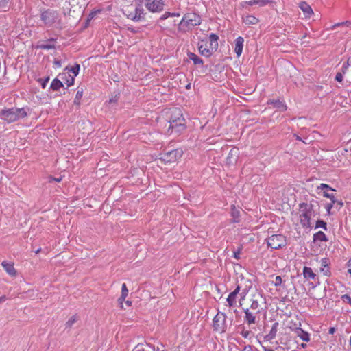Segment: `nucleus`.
<instances>
[{
	"mask_svg": "<svg viewBox=\"0 0 351 351\" xmlns=\"http://www.w3.org/2000/svg\"><path fill=\"white\" fill-rule=\"evenodd\" d=\"M27 116L24 108H3L0 111V119L7 123H11Z\"/></svg>",
	"mask_w": 351,
	"mask_h": 351,
	"instance_id": "1",
	"label": "nucleus"
},
{
	"mask_svg": "<svg viewBox=\"0 0 351 351\" xmlns=\"http://www.w3.org/2000/svg\"><path fill=\"white\" fill-rule=\"evenodd\" d=\"M300 222L304 228L311 227V218L318 214L317 211L312 209L307 205V202H302L299 204Z\"/></svg>",
	"mask_w": 351,
	"mask_h": 351,
	"instance_id": "2",
	"label": "nucleus"
},
{
	"mask_svg": "<svg viewBox=\"0 0 351 351\" xmlns=\"http://www.w3.org/2000/svg\"><path fill=\"white\" fill-rule=\"evenodd\" d=\"M200 23L201 17L199 15L194 12L186 13L179 24V29L186 32L200 25Z\"/></svg>",
	"mask_w": 351,
	"mask_h": 351,
	"instance_id": "3",
	"label": "nucleus"
},
{
	"mask_svg": "<svg viewBox=\"0 0 351 351\" xmlns=\"http://www.w3.org/2000/svg\"><path fill=\"white\" fill-rule=\"evenodd\" d=\"M124 14L126 16L134 21H139L144 19V9L142 5L136 6L130 5L124 10Z\"/></svg>",
	"mask_w": 351,
	"mask_h": 351,
	"instance_id": "4",
	"label": "nucleus"
},
{
	"mask_svg": "<svg viewBox=\"0 0 351 351\" xmlns=\"http://www.w3.org/2000/svg\"><path fill=\"white\" fill-rule=\"evenodd\" d=\"M227 316L224 313L218 312L213 319V330L220 334L224 333L227 329Z\"/></svg>",
	"mask_w": 351,
	"mask_h": 351,
	"instance_id": "5",
	"label": "nucleus"
},
{
	"mask_svg": "<svg viewBox=\"0 0 351 351\" xmlns=\"http://www.w3.org/2000/svg\"><path fill=\"white\" fill-rule=\"evenodd\" d=\"M183 152L180 149L165 151L163 153L160 154V160L165 163H171L180 158Z\"/></svg>",
	"mask_w": 351,
	"mask_h": 351,
	"instance_id": "6",
	"label": "nucleus"
},
{
	"mask_svg": "<svg viewBox=\"0 0 351 351\" xmlns=\"http://www.w3.org/2000/svg\"><path fill=\"white\" fill-rule=\"evenodd\" d=\"M269 247L274 250L282 248L287 245L285 237L282 234H273L267 239Z\"/></svg>",
	"mask_w": 351,
	"mask_h": 351,
	"instance_id": "7",
	"label": "nucleus"
},
{
	"mask_svg": "<svg viewBox=\"0 0 351 351\" xmlns=\"http://www.w3.org/2000/svg\"><path fill=\"white\" fill-rule=\"evenodd\" d=\"M40 17L43 23L48 26L60 22L59 14L57 12L51 10H47L42 12Z\"/></svg>",
	"mask_w": 351,
	"mask_h": 351,
	"instance_id": "8",
	"label": "nucleus"
},
{
	"mask_svg": "<svg viewBox=\"0 0 351 351\" xmlns=\"http://www.w3.org/2000/svg\"><path fill=\"white\" fill-rule=\"evenodd\" d=\"M186 128L185 119L182 118L178 123H172V122H171L168 128V132L171 131V133L175 132L177 134H180L186 130Z\"/></svg>",
	"mask_w": 351,
	"mask_h": 351,
	"instance_id": "9",
	"label": "nucleus"
},
{
	"mask_svg": "<svg viewBox=\"0 0 351 351\" xmlns=\"http://www.w3.org/2000/svg\"><path fill=\"white\" fill-rule=\"evenodd\" d=\"M244 310V322L248 325L255 324L257 323V315L260 313V311H257L255 313L250 311V308H245Z\"/></svg>",
	"mask_w": 351,
	"mask_h": 351,
	"instance_id": "10",
	"label": "nucleus"
},
{
	"mask_svg": "<svg viewBox=\"0 0 351 351\" xmlns=\"http://www.w3.org/2000/svg\"><path fill=\"white\" fill-rule=\"evenodd\" d=\"M218 45H199V53L208 58L211 56L217 50Z\"/></svg>",
	"mask_w": 351,
	"mask_h": 351,
	"instance_id": "11",
	"label": "nucleus"
},
{
	"mask_svg": "<svg viewBox=\"0 0 351 351\" xmlns=\"http://www.w3.org/2000/svg\"><path fill=\"white\" fill-rule=\"evenodd\" d=\"M302 274L305 280L308 281L313 280L316 285L319 284V278L311 267L304 266L303 267Z\"/></svg>",
	"mask_w": 351,
	"mask_h": 351,
	"instance_id": "12",
	"label": "nucleus"
},
{
	"mask_svg": "<svg viewBox=\"0 0 351 351\" xmlns=\"http://www.w3.org/2000/svg\"><path fill=\"white\" fill-rule=\"evenodd\" d=\"M317 189L324 190L323 195L325 197L330 199L332 203H335L337 202V198L335 197V195L333 193H329V191H333L335 190L328 184L322 183L319 186H317Z\"/></svg>",
	"mask_w": 351,
	"mask_h": 351,
	"instance_id": "13",
	"label": "nucleus"
},
{
	"mask_svg": "<svg viewBox=\"0 0 351 351\" xmlns=\"http://www.w3.org/2000/svg\"><path fill=\"white\" fill-rule=\"evenodd\" d=\"M182 118H184L182 110L180 108H174L171 110V115L169 117L168 123L169 125L171 122L172 123H178Z\"/></svg>",
	"mask_w": 351,
	"mask_h": 351,
	"instance_id": "14",
	"label": "nucleus"
},
{
	"mask_svg": "<svg viewBox=\"0 0 351 351\" xmlns=\"http://www.w3.org/2000/svg\"><path fill=\"white\" fill-rule=\"evenodd\" d=\"M320 263H321V267H320L321 272L326 276H330L331 274V272H330V269L329 267L328 259L326 258H322Z\"/></svg>",
	"mask_w": 351,
	"mask_h": 351,
	"instance_id": "15",
	"label": "nucleus"
},
{
	"mask_svg": "<svg viewBox=\"0 0 351 351\" xmlns=\"http://www.w3.org/2000/svg\"><path fill=\"white\" fill-rule=\"evenodd\" d=\"M267 103L273 105L274 108L278 109L280 112H285L287 110L285 103L280 99H269Z\"/></svg>",
	"mask_w": 351,
	"mask_h": 351,
	"instance_id": "16",
	"label": "nucleus"
},
{
	"mask_svg": "<svg viewBox=\"0 0 351 351\" xmlns=\"http://www.w3.org/2000/svg\"><path fill=\"white\" fill-rule=\"evenodd\" d=\"M188 56V62L189 60L192 61L194 64V65H203L204 61L202 58H200L197 54L188 51L187 53Z\"/></svg>",
	"mask_w": 351,
	"mask_h": 351,
	"instance_id": "17",
	"label": "nucleus"
},
{
	"mask_svg": "<svg viewBox=\"0 0 351 351\" xmlns=\"http://www.w3.org/2000/svg\"><path fill=\"white\" fill-rule=\"evenodd\" d=\"M1 265L8 274L12 276H15L16 275V271L14 269L13 264L6 261H3Z\"/></svg>",
	"mask_w": 351,
	"mask_h": 351,
	"instance_id": "18",
	"label": "nucleus"
},
{
	"mask_svg": "<svg viewBox=\"0 0 351 351\" xmlns=\"http://www.w3.org/2000/svg\"><path fill=\"white\" fill-rule=\"evenodd\" d=\"M295 332L302 341L306 342L310 341V335L307 332L303 330L301 328H296Z\"/></svg>",
	"mask_w": 351,
	"mask_h": 351,
	"instance_id": "19",
	"label": "nucleus"
},
{
	"mask_svg": "<svg viewBox=\"0 0 351 351\" xmlns=\"http://www.w3.org/2000/svg\"><path fill=\"white\" fill-rule=\"evenodd\" d=\"M278 322H275L272 325V327H271L269 332L265 337V339L267 341H271V340L274 339L276 337V333H277V331H278Z\"/></svg>",
	"mask_w": 351,
	"mask_h": 351,
	"instance_id": "20",
	"label": "nucleus"
},
{
	"mask_svg": "<svg viewBox=\"0 0 351 351\" xmlns=\"http://www.w3.org/2000/svg\"><path fill=\"white\" fill-rule=\"evenodd\" d=\"M299 7L302 10L306 16H310L313 13L311 6L305 1L301 2Z\"/></svg>",
	"mask_w": 351,
	"mask_h": 351,
	"instance_id": "21",
	"label": "nucleus"
},
{
	"mask_svg": "<svg viewBox=\"0 0 351 351\" xmlns=\"http://www.w3.org/2000/svg\"><path fill=\"white\" fill-rule=\"evenodd\" d=\"M64 87L63 83L57 77L53 80L51 83L50 88L54 91H58L60 88Z\"/></svg>",
	"mask_w": 351,
	"mask_h": 351,
	"instance_id": "22",
	"label": "nucleus"
},
{
	"mask_svg": "<svg viewBox=\"0 0 351 351\" xmlns=\"http://www.w3.org/2000/svg\"><path fill=\"white\" fill-rule=\"evenodd\" d=\"M128 295V289L127 288V286L125 283H123L121 286V295L118 299V302L119 304L122 306L123 301L125 300V298Z\"/></svg>",
	"mask_w": 351,
	"mask_h": 351,
	"instance_id": "23",
	"label": "nucleus"
},
{
	"mask_svg": "<svg viewBox=\"0 0 351 351\" xmlns=\"http://www.w3.org/2000/svg\"><path fill=\"white\" fill-rule=\"evenodd\" d=\"M231 216L233 217L234 223L239 222L240 211L234 205L231 206Z\"/></svg>",
	"mask_w": 351,
	"mask_h": 351,
	"instance_id": "24",
	"label": "nucleus"
},
{
	"mask_svg": "<svg viewBox=\"0 0 351 351\" xmlns=\"http://www.w3.org/2000/svg\"><path fill=\"white\" fill-rule=\"evenodd\" d=\"M239 156V149L234 147L230 149L229 152L228 156L227 157V160H229V162H232V158H234V160H237V158Z\"/></svg>",
	"mask_w": 351,
	"mask_h": 351,
	"instance_id": "25",
	"label": "nucleus"
},
{
	"mask_svg": "<svg viewBox=\"0 0 351 351\" xmlns=\"http://www.w3.org/2000/svg\"><path fill=\"white\" fill-rule=\"evenodd\" d=\"M64 75V73L62 74ZM65 78L62 77V79L65 81V84L67 85V87H70L74 84L75 82V78L74 77L71 76L69 73H65ZM66 89H68V88H66Z\"/></svg>",
	"mask_w": 351,
	"mask_h": 351,
	"instance_id": "26",
	"label": "nucleus"
},
{
	"mask_svg": "<svg viewBox=\"0 0 351 351\" xmlns=\"http://www.w3.org/2000/svg\"><path fill=\"white\" fill-rule=\"evenodd\" d=\"M313 241H327L328 239L322 231H319L313 234Z\"/></svg>",
	"mask_w": 351,
	"mask_h": 351,
	"instance_id": "27",
	"label": "nucleus"
},
{
	"mask_svg": "<svg viewBox=\"0 0 351 351\" xmlns=\"http://www.w3.org/2000/svg\"><path fill=\"white\" fill-rule=\"evenodd\" d=\"M83 88H77V93H76V95H75V98L74 99V104L77 106H80V100L82 97V95H83Z\"/></svg>",
	"mask_w": 351,
	"mask_h": 351,
	"instance_id": "28",
	"label": "nucleus"
},
{
	"mask_svg": "<svg viewBox=\"0 0 351 351\" xmlns=\"http://www.w3.org/2000/svg\"><path fill=\"white\" fill-rule=\"evenodd\" d=\"M269 2V0H250L247 1V3L250 5L258 4L259 5L263 6L268 4Z\"/></svg>",
	"mask_w": 351,
	"mask_h": 351,
	"instance_id": "29",
	"label": "nucleus"
},
{
	"mask_svg": "<svg viewBox=\"0 0 351 351\" xmlns=\"http://www.w3.org/2000/svg\"><path fill=\"white\" fill-rule=\"evenodd\" d=\"M307 205L308 206H309L310 208H311L312 209L315 210L318 213L319 210V204L318 201L312 199L309 202H307Z\"/></svg>",
	"mask_w": 351,
	"mask_h": 351,
	"instance_id": "30",
	"label": "nucleus"
},
{
	"mask_svg": "<svg viewBox=\"0 0 351 351\" xmlns=\"http://www.w3.org/2000/svg\"><path fill=\"white\" fill-rule=\"evenodd\" d=\"M237 295L234 293H230L227 298V302L230 307L233 306L236 304Z\"/></svg>",
	"mask_w": 351,
	"mask_h": 351,
	"instance_id": "31",
	"label": "nucleus"
},
{
	"mask_svg": "<svg viewBox=\"0 0 351 351\" xmlns=\"http://www.w3.org/2000/svg\"><path fill=\"white\" fill-rule=\"evenodd\" d=\"M77 322L76 315H73L65 324V329H71L73 324Z\"/></svg>",
	"mask_w": 351,
	"mask_h": 351,
	"instance_id": "32",
	"label": "nucleus"
},
{
	"mask_svg": "<svg viewBox=\"0 0 351 351\" xmlns=\"http://www.w3.org/2000/svg\"><path fill=\"white\" fill-rule=\"evenodd\" d=\"M258 19L256 17L252 16V15L247 16L244 19V22L246 24H256L258 23Z\"/></svg>",
	"mask_w": 351,
	"mask_h": 351,
	"instance_id": "33",
	"label": "nucleus"
},
{
	"mask_svg": "<svg viewBox=\"0 0 351 351\" xmlns=\"http://www.w3.org/2000/svg\"><path fill=\"white\" fill-rule=\"evenodd\" d=\"M255 297H254L252 299V303H251V305H250V309L252 310V311H259L258 310V308L260 307V304H259V302H258V300L256 299V298H254Z\"/></svg>",
	"mask_w": 351,
	"mask_h": 351,
	"instance_id": "34",
	"label": "nucleus"
},
{
	"mask_svg": "<svg viewBox=\"0 0 351 351\" xmlns=\"http://www.w3.org/2000/svg\"><path fill=\"white\" fill-rule=\"evenodd\" d=\"M242 328L243 329L241 331V335L242 337L245 339H250L253 336L252 332L250 330H245L244 326Z\"/></svg>",
	"mask_w": 351,
	"mask_h": 351,
	"instance_id": "35",
	"label": "nucleus"
},
{
	"mask_svg": "<svg viewBox=\"0 0 351 351\" xmlns=\"http://www.w3.org/2000/svg\"><path fill=\"white\" fill-rule=\"evenodd\" d=\"M350 25H351V22L348 21H346L345 22L335 23L333 25H332L329 29H335L337 27H343V26L348 27Z\"/></svg>",
	"mask_w": 351,
	"mask_h": 351,
	"instance_id": "36",
	"label": "nucleus"
},
{
	"mask_svg": "<svg viewBox=\"0 0 351 351\" xmlns=\"http://www.w3.org/2000/svg\"><path fill=\"white\" fill-rule=\"evenodd\" d=\"M49 76H47L45 78H38L37 80V82H39L41 85V87L42 88H45L46 86H47V84L48 83V82L49 81Z\"/></svg>",
	"mask_w": 351,
	"mask_h": 351,
	"instance_id": "37",
	"label": "nucleus"
},
{
	"mask_svg": "<svg viewBox=\"0 0 351 351\" xmlns=\"http://www.w3.org/2000/svg\"><path fill=\"white\" fill-rule=\"evenodd\" d=\"M323 228L324 230H327L326 222H325L324 221L321 220V219L317 220L316 221L315 228Z\"/></svg>",
	"mask_w": 351,
	"mask_h": 351,
	"instance_id": "38",
	"label": "nucleus"
},
{
	"mask_svg": "<svg viewBox=\"0 0 351 351\" xmlns=\"http://www.w3.org/2000/svg\"><path fill=\"white\" fill-rule=\"evenodd\" d=\"M80 70V64H75L73 66L71 67L69 71H71L74 75V76H77L79 74Z\"/></svg>",
	"mask_w": 351,
	"mask_h": 351,
	"instance_id": "39",
	"label": "nucleus"
},
{
	"mask_svg": "<svg viewBox=\"0 0 351 351\" xmlns=\"http://www.w3.org/2000/svg\"><path fill=\"white\" fill-rule=\"evenodd\" d=\"M218 39L219 36L217 34L212 33L209 35L207 41L210 42V44H212L213 43H217Z\"/></svg>",
	"mask_w": 351,
	"mask_h": 351,
	"instance_id": "40",
	"label": "nucleus"
},
{
	"mask_svg": "<svg viewBox=\"0 0 351 351\" xmlns=\"http://www.w3.org/2000/svg\"><path fill=\"white\" fill-rule=\"evenodd\" d=\"M243 47V45H235L234 51L238 57H239L242 53Z\"/></svg>",
	"mask_w": 351,
	"mask_h": 351,
	"instance_id": "41",
	"label": "nucleus"
},
{
	"mask_svg": "<svg viewBox=\"0 0 351 351\" xmlns=\"http://www.w3.org/2000/svg\"><path fill=\"white\" fill-rule=\"evenodd\" d=\"M282 280L280 276H276L275 278V281L274 282V285L275 287H278L282 285Z\"/></svg>",
	"mask_w": 351,
	"mask_h": 351,
	"instance_id": "42",
	"label": "nucleus"
},
{
	"mask_svg": "<svg viewBox=\"0 0 351 351\" xmlns=\"http://www.w3.org/2000/svg\"><path fill=\"white\" fill-rule=\"evenodd\" d=\"M351 64V58H349L346 62L343 64L342 66V71L345 73L346 70L348 69L349 65Z\"/></svg>",
	"mask_w": 351,
	"mask_h": 351,
	"instance_id": "43",
	"label": "nucleus"
},
{
	"mask_svg": "<svg viewBox=\"0 0 351 351\" xmlns=\"http://www.w3.org/2000/svg\"><path fill=\"white\" fill-rule=\"evenodd\" d=\"M341 298L343 302H347L349 304H351V298L348 294H344L341 295Z\"/></svg>",
	"mask_w": 351,
	"mask_h": 351,
	"instance_id": "44",
	"label": "nucleus"
},
{
	"mask_svg": "<svg viewBox=\"0 0 351 351\" xmlns=\"http://www.w3.org/2000/svg\"><path fill=\"white\" fill-rule=\"evenodd\" d=\"M335 203H332V202H331V203L330 204H327L325 206V208L327 211V215H330L331 214V209L333 207V205L335 204Z\"/></svg>",
	"mask_w": 351,
	"mask_h": 351,
	"instance_id": "45",
	"label": "nucleus"
},
{
	"mask_svg": "<svg viewBox=\"0 0 351 351\" xmlns=\"http://www.w3.org/2000/svg\"><path fill=\"white\" fill-rule=\"evenodd\" d=\"M242 247H239V249L237 251L234 252L233 257L236 258L237 260L240 259V254L241 251Z\"/></svg>",
	"mask_w": 351,
	"mask_h": 351,
	"instance_id": "46",
	"label": "nucleus"
},
{
	"mask_svg": "<svg viewBox=\"0 0 351 351\" xmlns=\"http://www.w3.org/2000/svg\"><path fill=\"white\" fill-rule=\"evenodd\" d=\"M335 80L339 82H341L343 80V75L341 72L337 73L335 76Z\"/></svg>",
	"mask_w": 351,
	"mask_h": 351,
	"instance_id": "47",
	"label": "nucleus"
},
{
	"mask_svg": "<svg viewBox=\"0 0 351 351\" xmlns=\"http://www.w3.org/2000/svg\"><path fill=\"white\" fill-rule=\"evenodd\" d=\"M43 48V49H52L55 48V45H36V48Z\"/></svg>",
	"mask_w": 351,
	"mask_h": 351,
	"instance_id": "48",
	"label": "nucleus"
},
{
	"mask_svg": "<svg viewBox=\"0 0 351 351\" xmlns=\"http://www.w3.org/2000/svg\"><path fill=\"white\" fill-rule=\"evenodd\" d=\"M242 351H253V346L250 345L245 346Z\"/></svg>",
	"mask_w": 351,
	"mask_h": 351,
	"instance_id": "49",
	"label": "nucleus"
},
{
	"mask_svg": "<svg viewBox=\"0 0 351 351\" xmlns=\"http://www.w3.org/2000/svg\"><path fill=\"white\" fill-rule=\"evenodd\" d=\"M244 39L243 38L239 36L235 40V44H243Z\"/></svg>",
	"mask_w": 351,
	"mask_h": 351,
	"instance_id": "50",
	"label": "nucleus"
},
{
	"mask_svg": "<svg viewBox=\"0 0 351 351\" xmlns=\"http://www.w3.org/2000/svg\"><path fill=\"white\" fill-rule=\"evenodd\" d=\"M347 265L348 267V272L351 275V258L349 259Z\"/></svg>",
	"mask_w": 351,
	"mask_h": 351,
	"instance_id": "51",
	"label": "nucleus"
},
{
	"mask_svg": "<svg viewBox=\"0 0 351 351\" xmlns=\"http://www.w3.org/2000/svg\"><path fill=\"white\" fill-rule=\"evenodd\" d=\"M337 330V328L335 327H330L328 330V333L329 334H334Z\"/></svg>",
	"mask_w": 351,
	"mask_h": 351,
	"instance_id": "52",
	"label": "nucleus"
},
{
	"mask_svg": "<svg viewBox=\"0 0 351 351\" xmlns=\"http://www.w3.org/2000/svg\"><path fill=\"white\" fill-rule=\"evenodd\" d=\"M54 64L58 67H60L62 66L61 61L58 60H55L53 62Z\"/></svg>",
	"mask_w": 351,
	"mask_h": 351,
	"instance_id": "53",
	"label": "nucleus"
},
{
	"mask_svg": "<svg viewBox=\"0 0 351 351\" xmlns=\"http://www.w3.org/2000/svg\"><path fill=\"white\" fill-rule=\"evenodd\" d=\"M49 179H50V182H51V180H53V181H55V182H60L62 180V178H52V177H50V178H49Z\"/></svg>",
	"mask_w": 351,
	"mask_h": 351,
	"instance_id": "54",
	"label": "nucleus"
},
{
	"mask_svg": "<svg viewBox=\"0 0 351 351\" xmlns=\"http://www.w3.org/2000/svg\"><path fill=\"white\" fill-rule=\"evenodd\" d=\"M240 291V287L238 285L237 287V288L232 291L231 292L232 293H234V295H237V294L239 293Z\"/></svg>",
	"mask_w": 351,
	"mask_h": 351,
	"instance_id": "55",
	"label": "nucleus"
},
{
	"mask_svg": "<svg viewBox=\"0 0 351 351\" xmlns=\"http://www.w3.org/2000/svg\"><path fill=\"white\" fill-rule=\"evenodd\" d=\"M294 136L295 137V139L300 141H303L304 143H306V141H303L300 136H299L298 134H294Z\"/></svg>",
	"mask_w": 351,
	"mask_h": 351,
	"instance_id": "56",
	"label": "nucleus"
},
{
	"mask_svg": "<svg viewBox=\"0 0 351 351\" xmlns=\"http://www.w3.org/2000/svg\"><path fill=\"white\" fill-rule=\"evenodd\" d=\"M337 205L339 206V208H341L343 206V203L341 200L339 201L337 199V202H335Z\"/></svg>",
	"mask_w": 351,
	"mask_h": 351,
	"instance_id": "57",
	"label": "nucleus"
},
{
	"mask_svg": "<svg viewBox=\"0 0 351 351\" xmlns=\"http://www.w3.org/2000/svg\"><path fill=\"white\" fill-rule=\"evenodd\" d=\"M6 296L5 295H3V296H1L0 297V304L5 302L6 300Z\"/></svg>",
	"mask_w": 351,
	"mask_h": 351,
	"instance_id": "58",
	"label": "nucleus"
},
{
	"mask_svg": "<svg viewBox=\"0 0 351 351\" xmlns=\"http://www.w3.org/2000/svg\"><path fill=\"white\" fill-rule=\"evenodd\" d=\"M125 304H126L128 306H131V304H132V302H131V301H129V300H127V301L125 302Z\"/></svg>",
	"mask_w": 351,
	"mask_h": 351,
	"instance_id": "59",
	"label": "nucleus"
},
{
	"mask_svg": "<svg viewBox=\"0 0 351 351\" xmlns=\"http://www.w3.org/2000/svg\"><path fill=\"white\" fill-rule=\"evenodd\" d=\"M300 346H301L302 348H305L307 346H306V343H302L300 345Z\"/></svg>",
	"mask_w": 351,
	"mask_h": 351,
	"instance_id": "60",
	"label": "nucleus"
},
{
	"mask_svg": "<svg viewBox=\"0 0 351 351\" xmlns=\"http://www.w3.org/2000/svg\"><path fill=\"white\" fill-rule=\"evenodd\" d=\"M40 251H41V248H39V249H38L37 250L35 251V253L36 254H38Z\"/></svg>",
	"mask_w": 351,
	"mask_h": 351,
	"instance_id": "61",
	"label": "nucleus"
},
{
	"mask_svg": "<svg viewBox=\"0 0 351 351\" xmlns=\"http://www.w3.org/2000/svg\"><path fill=\"white\" fill-rule=\"evenodd\" d=\"M186 89H190V88H191V84H187V85L186 86Z\"/></svg>",
	"mask_w": 351,
	"mask_h": 351,
	"instance_id": "62",
	"label": "nucleus"
},
{
	"mask_svg": "<svg viewBox=\"0 0 351 351\" xmlns=\"http://www.w3.org/2000/svg\"><path fill=\"white\" fill-rule=\"evenodd\" d=\"M116 101V99H113V98H112V99H110V101H109L111 103V102H114V101Z\"/></svg>",
	"mask_w": 351,
	"mask_h": 351,
	"instance_id": "63",
	"label": "nucleus"
},
{
	"mask_svg": "<svg viewBox=\"0 0 351 351\" xmlns=\"http://www.w3.org/2000/svg\"><path fill=\"white\" fill-rule=\"evenodd\" d=\"M99 46L100 47V48H101V49H102V50H104V47H103V45H99Z\"/></svg>",
	"mask_w": 351,
	"mask_h": 351,
	"instance_id": "64",
	"label": "nucleus"
}]
</instances>
